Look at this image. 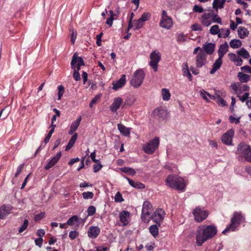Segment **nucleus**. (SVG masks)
Returning <instances> with one entry per match:
<instances>
[{
    "label": "nucleus",
    "instance_id": "39448f33",
    "mask_svg": "<svg viewBox=\"0 0 251 251\" xmlns=\"http://www.w3.org/2000/svg\"><path fill=\"white\" fill-rule=\"evenodd\" d=\"M194 219L198 223L204 221L208 217L209 212L200 206H197L193 211Z\"/></svg>",
    "mask_w": 251,
    "mask_h": 251
},
{
    "label": "nucleus",
    "instance_id": "4be33fe9",
    "mask_svg": "<svg viewBox=\"0 0 251 251\" xmlns=\"http://www.w3.org/2000/svg\"><path fill=\"white\" fill-rule=\"evenodd\" d=\"M129 212L127 211H123L120 213L119 215L120 220L124 226L128 224V219L129 217Z\"/></svg>",
    "mask_w": 251,
    "mask_h": 251
},
{
    "label": "nucleus",
    "instance_id": "473e14b6",
    "mask_svg": "<svg viewBox=\"0 0 251 251\" xmlns=\"http://www.w3.org/2000/svg\"><path fill=\"white\" fill-rule=\"evenodd\" d=\"M230 34V30L229 29L227 28H222L221 29L220 33L218 34L219 38H226Z\"/></svg>",
    "mask_w": 251,
    "mask_h": 251
},
{
    "label": "nucleus",
    "instance_id": "72a5a7b5",
    "mask_svg": "<svg viewBox=\"0 0 251 251\" xmlns=\"http://www.w3.org/2000/svg\"><path fill=\"white\" fill-rule=\"evenodd\" d=\"M237 53L245 59H247L250 57V54L249 52L243 48H241L240 50H237Z\"/></svg>",
    "mask_w": 251,
    "mask_h": 251
},
{
    "label": "nucleus",
    "instance_id": "864d4df0",
    "mask_svg": "<svg viewBox=\"0 0 251 251\" xmlns=\"http://www.w3.org/2000/svg\"><path fill=\"white\" fill-rule=\"evenodd\" d=\"M114 200L116 202H122L124 201L122 195L119 192H118L115 195Z\"/></svg>",
    "mask_w": 251,
    "mask_h": 251
},
{
    "label": "nucleus",
    "instance_id": "2f4dec72",
    "mask_svg": "<svg viewBox=\"0 0 251 251\" xmlns=\"http://www.w3.org/2000/svg\"><path fill=\"white\" fill-rule=\"evenodd\" d=\"M230 46L233 49H237L242 46V42L238 39H232L229 42Z\"/></svg>",
    "mask_w": 251,
    "mask_h": 251
},
{
    "label": "nucleus",
    "instance_id": "774afa93",
    "mask_svg": "<svg viewBox=\"0 0 251 251\" xmlns=\"http://www.w3.org/2000/svg\"><path fill=\"white\" fill-rule=\"evenodd\" d=\"M241 69L242 71L250 73L251 74V68L248 65H246L245 66L241 67Z\"/></svg>",
    "mask_w": 251,
    "mask_h": 251
},
{
    "label": "nucleus",
    "instance_id": "c9c22d12",
    "mask_svg": "<svg viewBox=\"0 0 251 251\" xmlns=\"http://www.w3.org/2000/svg\"><path fill=\"white\" fill-rule=\"evenodd\" d=\"M121 171L126 174H127L132 176H134L136 174L135 171L131 168L129 167H124L121 169Z\"/></svg>",
    "mask_w": 251,
    "mask_h": 251
},
{
    "label": "nucleus",
    "instance_id": "f3484780",
    "mask_svg": "<svg viewBox=\"0 0 251 251\" xmlns=\"http://www.w3.org/2000/svg\"><path fill=\"white\" fill-rule=\"evenodd\" d=\"M159 25L164 28L169 29L173 26V20L172 18H167L165 19H161Z\"/></svg>",
    "mask_w": 251,
    "mask_h": 251
},
{
    "label": "nucleus",
    "instance_id": "a18cd8bd",
    "mask_svg": "<svg viewBox=\"0 0 251 251\" xmlns=\"http://www.w3.org/2000/svg\"><path fill=\"white\" fill-rule=\"evenodd\" d=\"M28 225V221L27 219H25L24 221V223L21 227L19 229V232L21 233L25 230Z\"/></svg>",
    "mask_w": 251,
    "mask_h": 251
},
{
    "label": "nucleus",
    "instance_id": "8fccbe9b",
    "mask_svg": "<svg viewBox=\"0 0 251 251\" xmlns=\"http://www.w3.org/2000/svg\"><path fill=\"white\" fill-rule=\"evenodd\" d=\"M58 100H60L62 96H63L64 93V88L63 85H60L58 87Z\"/></svg>",
    "mask_w": 251,
    "mask_h": 251
},
{
    "label": "nucleus",
    "instance_id": "bb28decb",
    "mask_svg": "<svg viewBox=\"0 0 251 251\" xmlns=\"http://www.w3.org/2000/svg\"><path fill=\"white\" fill-rule=\"evenodd\" d=\"M126 179L127 180L129 184L132 187H133L134 188H137V189H142L145 187V185L143 183H142L140 182H138V181L135 182L133 180H132V179H131L128 177H126Z\"/></svg>",
    "mask_w": 251,
    "mask_h": 251
},
{
    "label": "nucleus",
    "instance_id": "9d476101",
    "mask_svg": "<svg viewBox=\"0 0 251 251\" xmlns=\"http://www.w3.org/2000/svg\"><path fill=\"white\" fill-rule=\"evenodd\" d=\"M165 216V212L162 209H157L151 216V219L155 222L159 226L163 221Z\"/></svg>",
    "mask_w": 251,
    "mask_h": 251
},
{
    "label": "nucleus",
    "instance_id": "393cba45",
    "mask_svg": "<svg viewBox=\"0 0 251 251\" xmlns=\"http://www.w3.org/2000/svg\"><path fill=\"white\" fill-rule=\"evenodd\" d=\"M225 2L226 0H214L212 3L213 8L216 10L217 13L218 8L222 9L224 8Z\"/></svg>",
    "mask_w": 251,
    "mask_h": 251
},
{
    "label": "nucleus",
    "instance_id": "f704fd0d",
    "mask_svg": "<svg viewBox=\"0 0 251 251\" xmlns=\"http://www.w3.org/2000/svg\"><path fill=\"white\" fill-rule=\"evenodd\" d=\"M170 93L168 89L163 88L162 90V96L163 100H168L170 99Z\"/></svg>",
    "mask_w": 251,
    "mask_h": 251
},
{
    "label": "nucleus",
    "instance_id": "69168bd1",
    "mask_svg": "<svg viewBox=\"0 0 251 251\" xmlns=\"http://www.w3.org/2000/svg\"><path fill=\"white\" fill-rule=\"evenodd\" d=\"M78 235V232H76L75 230V231H71L69 233V237L71 238L72 239H75L77 235Z\"/></svg>",
    "mask_w": 251,
    "mask_h": 251
},
{
    "label": "nucleus",
    "instance_id": "f257e3e1",
    "mask_svg": "<svg viewBox=\"0 0 251 251\" xmlns=\"http://www.w3.org/2000/svg\"><path fill=\"white\" fill-rule=\"evenodd\" d=\"M169 187L179 191H184L186 184L184 179L177 175H169L165 180Z\"/></svg>",
    "mask_w": 251,
    "mask_h": 251
},
{
    "label": "nucleus",
    "instance_id": "49530a36",
    "mask_svg": "<svg viewBox=\"0 0 251 251\" xmlns=\"http://www.w3.org/2000/svg\"><path fill=\"white\" fill-rule=\"evenodd\" d=\"M96 210L95 206L92 205L89 206L87 209L88 216H93L95 213Z\"/></svg>",
    "mask_w": 251,
    "mask_h": 251
},
{
    "label": "nucleus",
    "instance_id": "a19ab883",
    "mask_svg": "<svg viewBox=\"0 0 251 251\" xmlns=\"http://www.w3.org/2000/svg\"><path fill=\"white\" fill-rule=\"evenodd\" d=\"M217 103L221 106H224L227 105L226 102L220 96L217 95Z\"/></svg>",
    "mask_w": 251,
    "mask_h": 251
},
{
    "label": "nucleus",
    "instance_id": "6e6552de",
    "mask_svg": "<svg viewBox=\"0 0 251 251\" xmlns=\"http://www.w3.org/2000/svg\"><path fill=\"white\" fill-rule=\"evenodd\" d=\"M250 151H251V148L250 146L245 143H241L237 146L236 153L242 154L246 160H250L251 159L248 155Z\"/></svg>",
    "mask_w": 251,
    "mask_h": 251
},
{
    "label": "nucleus",
    "instance_id": "9b49d317",
    "mask_svg": "<svg viewBox=\"0 0 251 251\" xmlns=\"http://www.w3.org/2000/svg\"><path fill=\"white\" fill-rule=\"evenodd\" d=\"M152 114L154 117H157L159 120L162 121L167 117L168 112L164 108L157 107L153 110Z\"/></svg>",
    "mask_w": 251,
    "mask_h": 251
},
{
    "label": "nucleus",
    "instance_id": "ea45409f",
    "mask_svg": "<svg viewBox=\"0 0 251 251\" xmlns=\"http://www.w3.org/2000/svg\"><path fill=\"white\" fill-rule=\"evenodd\" d=\"M81 120V117L80 116L77 119L74 121L71 125V128L74 130H76Z\"/></svg>",
    "mask_w": 251,
    "mask_h": 251
},
{
    "label": "nucleus",
    "instance_id": "1a4fd4ad",
    "mask_svg": "<svg viewBox=\"0 0 251 251\" xmlns=\"http://www.w3.org/2000/svg\"><path fill=\"white\" fill-rule=\"evenodd\" d=\"M150 65L152 68L154 72H157L158 64L161 59L160 53L157 50L153 51L150 54Z\"/></svg>",
    "mask_w": 251,
    "mask_h": 251
},
{
    "label": "nucleus",
    "instance_id": "ddd939ff",
    "mask_svg": "<svg viewBox=\"0 0 251 251\" xmlns=\"http://www.w3.org/2000/svg\"><path fill=\"white\" fill-rule=\"evenodd\" d=\"M206 56L202 50L200 51L197 54L196 58V66L197 68H201L206 63Z\"/></svg>",
    "mask_w": 251,
    "mask_h": 251
},
{
    "label": "nucleus",
    "instance_id": "e433bc0d",
    "mask_svg": "<svg viewBox=\"0 0 251 251\" xmlns=\"http://www.w3.org/2000/svg\"><path fill=\"white\" fill-rule=\"evenodd\" d=\"M186 36L183 33L176 34V41L179 44L185 42L186 41Z\"/></svg>",
    "mask_w": 251,
    "mask_h": 251
},
{
    "label": "nucleus",
    "instance_id": "6ab92c4d",
    "mask_svg": "<svg viewBox=\"0 0 251 251\" xmlns=\"http://www.w3.org/2000/svg\"><path fill=\"white\" fill-rule=\"evenodd\" d=\"M100 233V229L98 226H90L88 231V236L92 239L98 237Z\"/></svg>",
    "mask_w": 251,
    "mask_h": 251
},
{
    "label": "nucleus",
    "instance_id": "dca6fc26",
    "mask_svg": "<svg viewBox=\"0 0 251 251\" xmlns=\"http://www.w3.org/2000/svg\"><path fill=\"white\" fill-rule=\"evenodd\" d=\"M123 102V100L120 97H117L114 99L113 102L110 106V110L113 112H116L119 108Z\"/></svg>",
    "mask_w": 251,
    "mask_h": 251
},
{
    "label": "nucleus",
    "instance_id": "423d86ee",
    "mask_svg": "<svg viewBox=\"0 0 251 251\" xmlns=\"http://www.w3.org/2000/svg\"><path fill=\"white\" fill-rule=\"evenodd\" d=\"M196 243L198 246H201L203 243L208 240L207 239L206 230L203 225H201L198 227L196 233Z\"/></svg>",
    "mask_w": 251,
    "mask_h": 251
},
{
    "label": "nucleus",
    "instance_id": "f8f14e48",
    "mask_svg": "<svg viewBox=\"0 0 251 251\" xmlns=\"http://www.w3.org/2000/svg\"><path fill=\"white\" fill-rule=\"evenodd\" d=\"M234 131L232 129L227 130L221 137L222 142L226 145H231L232 139L234 136Z\"/></svg>",
    "mask_w": 251,
    "mask_h": 251
},
{
    "label": "nucleus",
    "instance_id": "13d9d810",
    "mask_svg": "<svg viewBox=\"0 0 251 251\" xmlns=\"http://www.w3.org/2000/svg\"><path fill=\"white\" fill-rule=\"evenodd\" d=\"M200 95L207 102L209 101V100L208 99V98L206 97V95L207 96V92L205 91L204 90H201L200 91Z\"/></svg>",
    "mask_w": 251,
    "mask_h": 251
},
{
    "label": "nucleus",
    "instance_id": "603ef678",
    "mask_svg": "<svg viewBox=\"0 0 251 251\" xmlns=\"http://www.w3.org/2000/svg\"><path fill=\"white\" fill-rule=\"evenodd\" d=\"M102 167V165L100 162V161L97 164L93 165L94 172H98Z\"/></svg>",
    "mask_w": 251,
    "mask_h": 251
},
{
    "label": "nucleus",
    "instance_id": "b1692460",
    "mask_svg": "<svg viewBox=\"0 0 251 251\" xmlns=\"http://www.w3.org/2000/svg\"><path fill=\"white\" fill-rule=\"evenodd\" d=\"M222 58L218 57L212 66V68L210 71V74H214L221 67L222 64Z\"/></svg>",
    "mask_w": 251,
    "mask_h": 251
},
{
    "label": "nucleus",
    "instance_id": "7ed1b4c3",
    "mask_svg": "<svg viewBox=\"0 0 251 251\" xmlns=\"http://www.w3.org/2000/svg\"><path fill=\"white\" fill-rule=\"evenodd\" d=\"M145 76L143 70L140 69L137 70L134 73L133 76L130 80V84L135 88L139 87L142 83Z\"/></svg>",
    "mask_w": 251,
    "mask_h": 251
},
{
    "label": "nucleus",
    "instance_id": "5701e85b",
    "mask_svg": "<svg viewBox=\"0 0 251 251\" xmlns=\"http://www.w3.org/2000/svg\"><path fill=\"white\" fill-rule=\"evenodd\" d=\"M228 46L227 42H225L224 44L220 46L218 50V56L219 57L223 58L224 55L227 52Z\"/></svg>",
    "mask_w": 251,
    "mask_h": 251
},
{
    "label": "nucleus",
    "instance_id": "0e129e2a",
    "mask_svg": "<svg viewBox=\"0 0 251 251\" xmlns=\"http://www.w3.org/2000/svg\"><path fill=\"white\" fill-rule=\"evenodd\" d=\"M73 77L76 81H79L80 80V75L79 72H77V71H74L73 73Z\"/></svg>",
    "mask_w": 251,
    "mask_h": 251
},
{
    "label": "nucleus",
    "instance_id": "c85d7f7f",
    "mask_svg": "<svg viewBox=\"0 0 251 251\" xmlns=\"http://www.w3.org/2000/svg\"><path fill=\"white\" fill-rule=\"evenodd\" d=\"M11 210V208L9 207V209H7L5 205H2L0 207V219H4L9 213Z\"/></svg>",
    "mask_w": 251,
    "mask_h": 251
},
{
    "label": "nucleus",
    "instance_id": "0eeeda50",
    "mask_svg": "<svg viewBox=\"0 0 251 251\" xmlns=\"http://www.w3.org/2000/svg\"><path fill=\"white\" fill-rule=\"evenodd\" d=\"M159 144V139L156 137L153 140L150 141L147 145L144 146L143 150L147 153L151 154L157 149Z\"/></svg>",
    "mask_w": 251,
    "mask_h": 251
},
{
    "label": "nucleus",
    "instance_id": "338daca9",
    "mask_svg": "<svg viewBox=\"0 0 251 251\" xmlns=\"http://www.w3.org/2000/svg\"><path fill=\"white\" fill-rule=\"evenodd\" d=\"M240 83H233L231 85L232 89L236 93L237 90H239Z\"/></svg>",
    "mask_w": 251,
    "mask_h": 251
},
{
    "label": "nucleus",
    "instance_id": "4468645a",
    "mask_svg": "<svg viewBox=\"0 0 251 251\" xmlns=\"http://www.w3.org/2000/svg\"><path fill=\"white\" fill-rule=\"evenodd\" d=\"M203 227L206 230V236L207 240L213 238L217 233V227L213 225L206 226L203 225Z\"/></svg>",
    "mask_w": 251,
    "mask_h": 251
},
{
    "label": "nucleus",
    "instance_id": "bf43d9fd",
    "mask_svg": "<svg viewBox=\"0 0 251 251\" xmlns=\"http://www.w3.org/2000/svg\"><path fill=\"white\" fill-rule=\"evenodd\" d=\"M45 213L44 212H41L40 213L35 215L34 220L35 221H40L45 217Z\"/></svg>",
    "mask_w": 251,
    "mask_h": 251
},
{
    "label": "nucleus",
    "instance_id": "680f3d73",
    "mask_svg": "<svg viewBox=\"0 0 251 251\" xmlns=\"http://www.w3.org/2000/svg\"><path fill=\"white\" fill-rule=\"evenodd\" d=\"M77 137V134L76 133H75V134H73V135L72 136V137L70 139L69 143L74 146V144L75 143V142L76 140Z\"/></svg>",
    "mask_w": 251,
    "mask_h": 251
},
{
    "label": "nucleus",
    "instance_id": "6e6d98bb",
    "mask_svg": "<svg viewBox=\"0 0 251 251\" xmlns=\"http://www.w3.org/2000/svg\"><path fill=\"white\" fill-rule=\"evenodd\" d=\"M193 10L194 12L200 13L203 12L204 11L203 8L201 6H200L198 5H195Z\"/></svg>",
    "mask_w": 251,
    "mask_h": 251
},
{
    "label": "nucleus",
    "instance_id": "20e7f679",
    "mask_svg": "<svg viewBox=\"0 0 251 251\" xmlns=\"http://www.w3.org/2000/svg\"><path fill=\"white\" fill-rule=\"evenodd\" d=\"M153 209L151 204L149 201H145L143 204L141 218L142 220L147 222L151 219Z\"/></svg>",
    "mask_w": 251,
    "mask_h": 251
},
{
    "label": "nucleus",
    "instance_id": "aec40b11",
    "mask_svg": "<svg viewBox=\"0 0 251 251\" xmlns=\"http://www.w3.org/2000/svg\"><path fill=\"white\" fill-rule=\"evenodd\" d=\"M126 82V75H123L121 76V77L117 81L113 82V89L117 90L118 89L122 88L125 85Z\"/></svg>",
    "mask_w": 251,
    "mask_h": 251
},
{
    "label": "nucleus",
    "instance_id": "58836bf2",
    "mask_svg": "<svg viewBox=\"0 0 251 251\" xmlns=\"http://www.w3.org/2000/svg\"><path fill=\"white\" fill-rule=\"evenodd\" d=\"M221 30L219 29V27L218 25H214L212 26L210 29V33L212 35H216L220 33Z\"/></svg>",
    "mask_w": 251,
    "mask_h": 251
},
{
    "label": "nucleus",
    "instance_id": "09e8293b",
    "mask_svg": "<svg viewBox=\"0 0 251 251\" xmlns=\"http://www.w3.org/2000/svg\"><path fill=\"white\" fill-rule=\"evenodd\" d=\"M250 90V87L247 85H243L240 84L239 86V93H241L244 91H249Z\"/></svg>",
    "mask_w": 251,
    "mask_h": 251
},
{
    "label": "nucleus",
    "instance_id": "5fc2aeb1",
    "mask_svg": "<svg viewBox=\"0 0 251 251\" xmlns=\"http://www.w3.org/2000/svg\"><path fill=\"white\" fill-rule=\"evenodd\" d=\"M191 28L193 31H201L202 30L201 27L198 23L192 25L191 26Z\"/></svg>",
    "mask_w": 251,
    "mask_h": 251
},
{
    "label": "nucleus",
    "instance_id": "4c0bfd02",
    "mask_svg": "<svg viewBox=\"0 0 251 251\" xmlns=\"http://www.w3.org/2000/svg\"><path fill=\"white\" fill-rule=\"evenodd\" d=\"M151 18V14L149 12H144L141 15L140 18H139V21L143 22L144 23L146 21H149Z\"/></svg>",
    "mask_w": 251,
    "mask_h": 251
},
{
    "label": "nucleus",
    "instance_id": "7c9ffc66",
    "mask_svg": "<svg viewBox=\"0 0 251 251\" xmlns=\"http://www.w3.org/2000/svg\"><path fill=\"white\" fill-rule=\"evenodd\" d=\"M158 225H151L149 227V230L151 234L154 237L158 235Z\"/></svg>",
    "mask_w": 251,
    "mask_h": 251
},
{
    "label": "nucleus",
    "instance_id": "de8ad7c7",
    "mask_svg": "<svg viewBox=\"0 0 251 251\" xmlns=\"http://www.w3.org/2000/svg\"><path fill=\"white\" fill-rule=\"evenodd\" d=\"M100 95H96L92 100L91 101L90 104H89V106L90 107H92L93 105L96 104L98 101V100H100Z\"/></svg>",
    "mask_w": 251,
    "mask_h": 251
},
{
    "label": "nucleus",
    "instance_id": "a878e982",
    "mask_svg": "<svg viewBox=\"0 0 251 251\" xmlns=\"http://www.w3.org/2000/svg\"><path fill=\"white\" fill-rule=\"evenodd\" d=\"M237 31L238 36L241 39H244L249 34V31L244 27L239 26Z\"/></svg>",
    "mask_w": 251,
    "mask_h": 251
},
{
    "label": "nucleus",
    "instance_id": "3c124183",
    "mask_svg": "<svg viewBox=\"0 0 251 251\" xmlns=\"http://www.w3.org/2000/svg\"><path fill=\"white\" fill-rule=\"evenodd\" d=\"M212 19L213 22L222 24L221 18L219 17L217 14H213Z\"/></svg>",
    "mask_w": 251,
    "mask_h": 251
},
{
    "label": "nucleus",
    "instance_id": "a211bd4d",
    "mask_svg": "<svg viewBox=\"0 0 251 251\" xmlns=\"http://www.w3.org/2000/svg\"><path fill=\"white\" fill-rule=\"evenodd\" d=\"M61 152L57 153L56 155L53 157L45 167L46 170H49L53 167L58 161L61 156Z\"/></svg>",
    "mask_w": 251,
    "mask_h": 251
},
{
    "label": "nucleus",
    "instance_id": "e2e57ef3",
    "mask_svg": "<svg viewBox=\"0 0 251 251\" xmlns=\"http://www.w3.org/2000/svg\"><path fill=\"white\" fill-rule=\"evenodd\" d=\"M102 35H103L102 32H101L100 33L96 36V39H97L96 43L98 46H100L101 45V37H102Z\"/></svg>",
    "mask_w": 251,
    "mask_h": 251
},
{
    "label": "nucleus",
    "instance_id": "4d7b16f0",
    "mask_svg": "<svg viewBox=\"0 0 251 251\" xmlns=\"http://www.w3.org/2000/svg\"><path fill=\"white\" fill-rule=\"evenodd\" d=\"M249 96V93L248 92L245 93L242 96H238L237 97L239 98V99L242 101H245L248 98Z\"/></svg>",
    "mask_w": 251,
    "mask_h": 251
},
{
    "label": "nucleus",
    "instance_id": "2eb2a0df",
    "mask_svg": "<svg viewBox=\"0 0 251 251\" xmlns=\"http://www.w3.org/2000/svg\"><path fill=\"white\" fill-rule=\"evenodd\" d=\"M76 63L77 66H84L85 65L82 58L81 57L77 56V52H75L72 57L71 63L72 68H75V65H76Z\"/></svg>",
    "mask_w": 251,
    "mask_h": 251
},
{
    "label": "nucleus",
    "instance_id": "412c9836",
    "mask_svg": "<svg viewBox=\"0 0 251 251\" xmlns=\"http://www.w3.org/2000/svg\"><path fill=\"white\" fill-rule=\"evenodd\" d=\"M215 46L216 45L214 43H205L203 44L202 49L207 54H211L215 50Z\"/></svg>",
    "mask_w": 251,
    "mask_h": 251
},
{
    "label": "nucleus",
    "instance_id": "c756f323",
    "mask_svg": "<svg viewBox=\"0 0 251 251\" xmlns=\"http://www.w3.org/2000/svg\"><path fill=\"white\" fill-rule=\"evenodd\" d=\"M237 76L239 81L242 83L247 82L250 78V76L247 74H243L241 72H239L237 74Z\"/></svg>",
    "mask_w": 251,
    "mask_h": 251
},
{
    "label": "nucleus",
    "instance_id": "f03ea898",
    "mask_svg": "<svg viewBox=\"0 0 251 251\" xmlns=\"http://www.w3.org/2000/svg\"><path fill=\"white\" fill-rule=\"evenodd\" d=\"M245 221V218L240 212H234L231 219V222L222 232L225 234L228 231H234L239 225Z\"/></svg>",
    "mask_w": 251,
    "mask_h": 251
},
{
    "label": "nucleus",
    "instance_id": "c03bdc74",
    "mask_svg": "<svg viewBox=\"0 0 251 251\" xmlns=\"http://www.w3.org/2000/svg\"><path fill=\"white\" fill-rule=\"evenodd\" d=\"M135 27L134 30H137L141 28L144 25V23L142 21H139V19L137 20H134Z\"/></svg>",
    "mask_w": 251,
    "mask_h": 251
},
{
    "label": "nucleus",
    "instance_id": "37998d69",
    "mask_svg": "<svg viewBox=\"0 0 251 251\" xmlns=\"http://www.w3.org/2000/svg\"><path fill=\"white\" fill-rule=\"evenodd\" d=\"M82 197L84 199H92L94 197V194L92 192H83L82 194Z\"/></svg>",
    "mask_w": 251,
    "mask_h": 251
},
{
    "label": "nucleus",
    "instance_id": "cd10ccee",
    "mask_svg": "<svg viewBox=\"0 0 251 251\" xmlns=\"http://www.w3.org/2000/svg\"><path fill=\"white\" fill-rule=\"evenodd\" d=\"M118 129L120 132L124 136H127L130 134L129 128L126 127L124 125L119 124L117 125Z\"/></svg>",
    "mask_w": 251,
    "mask_h": 251
},
{
    "label": "nucleus",
    "instance_id": "052dcab7",
    "mask_svg": "<svg viewBox=\"0 0 251 251\" xmlns=\"http://www.w3.org/2000/svg\"><path fill=\"white\" fill-rule=\"evenodd\" d=\"M201 22L203 25L206 26H209L212 23L210 19H205L202 18H201Z\"/></svg>",
    "mask_w": 251,
    "mask_h": 251
},
{
    "label": "nucleus",
    "instance_id": "79ce46f5",
    "mask_svg": "<svg viewBox=\"0 0 251 251\" xmlns=\"http://www.w3.org/2000/svg\"><path fill=\"white\" fill-rule=\"evenodd\" d=\"M78 218L77 216H73L68 219L67 221V224L68 225L72 226L75 224V222H77Z\"/></svg>",
    "mask_w": 251,
    "mask_h": 251
}]
</instances>
